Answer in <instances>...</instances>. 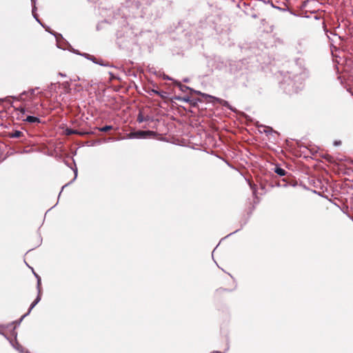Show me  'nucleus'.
<instances>
[{
	"label": "nucleus",
	"instance_id": "nucleus-22",
	"mask_svg": "<svg viewBox=\"0 0 353 353\" xmlns=\"http://www.w3.org/2000/svg\"><path fill=\"white\" fill-rule=\"evenodd\" d=\"M112 128H113V126H112V125H105V126H103V127L99 128L98 129H99V130L100 132H108V131H109V130H112Z\"/></svg>",
	"mask_w": 353,
	"mask_h": 353
},
{
	"label": "nucleus",
	"instance_id": "nucleus-34",
	"mask_svg": "<svg viewBox=\"0 0 353 353\" xmlns=\"http://www.w3.org/2000/svg\"><path fill=\"white\" fill-rule=\"evenodd\" d=\"M183 81L185 83H188L190 81V79L188 78H185L183 79Z\"/></svg>",
	"mask_w": 353,
	"mask_h": 353
},
{
	"label": "nucleus",
	"instance_id": "nucleus-14",
	"mask_svg": "<svg viewBox=\"0 0 353 353\" xmlns=\"http://www.w3.org/2000/svg\"><path fill=\"white\" fill-rule=\"evenodd\" d=\"M213 98L215 99L217 101H219L222 105L229 108L230 110H232L228 101L216 97Z\"/></svg>",
	"mask_w": 353,
	"mask_h": 353
},
{
	"label": "nucleus",
	"instance_id": "nucleus-40",
	"mask_svg": "<svg viewBox=\"0 0 353 353\" xmlns=\"http://www.w3.org/2000/svg\"><path fill=\"white\" fill-rule=\"evenodd\" d=\"M214 353H222L221 352H214Z\"/></svg>",
	"mask_w": 353,
	"mask_h": 353
},
{
	"label": "nucleus",
	"instance_id": "nucleus-7",
	"mask_svg": "<svg viewBox=\"0 0 353 353\" xmlns=\"http://www.w3.org/2000/svg\"><path fill=\"white\" fill-rule=\"evenodd\" d=\"M10 343H11L12 346L17 350L20 353H29L28 350L24 348L15 339V341L13 342L12 341H10Z\"/></svg>",
	"mask_w": 353,
	"mask_h": 353
},
{
	"label": "nucleus",
	"instance_id": "nucleus-2",
	"mask_svg": "<svg viewBox=\"0 0 353 353\" xmlns=\"http://www.w3.org/2000/svg\"><path fill=\"white\" fill-rule=\"evenodd\" d=\"M137 34L132 28L124 27L117 33V43L121 48L130 50L137 43Z\"/></svg>",
	"mask_w": 353,
	"mask_h": 353
},
{
	"label": "nucleus",
	"instance_id": "nucleus-5",
	"mask_svg": "<svg viewBox=\"0 0 353 353\" xmlns=\"http://www.w3.org/2000/svg\"><path fill=\"white\" fill-rule=\"evenodd\" d=\"M155 135V132L151 130L143 131L138 130L131 132L127 134L128 139H146L148 137Z\"/></svg>",
	"mask_w": 353,
	"mask_h": 353
},
{
	"label": "nucleus",
	"instance_id": "nucleus-9",
	"mask_svg": "<svg viewBox=\"0 0 353 353\" xmlns=\"http://www.w3.org/2000/svg\"><path fill=\"white\" fill-rule=\"evenodd\" d=\"M174 83L179 87L181 91L185 92L186 90H190V92H196L195 90L190 88L189 86L183 85L180 81H174Z\"/></svg>",
	"mask_w": 353,
	"mask_h": 353
},
{
	"label": "nucleus",
	"instance_id": "nucleus-41",
	"mask_svg": "<svg viewBox=\"0 0 353 353\" xmlns=\"http://www.w3.org/2000/svg\"><path fill=\"white\" fill-rule=\"evenodd\" d=\"M353 220V218H351Z\"/></svg>",
	"mask_w": 353,
	"mask_h": 353
},
{
	"label": "nucleus",
	"instance_id": "nucleus-12",
	"mask_svg": "<svg viewBox=\"0 0 353 353\" xmlns=\"http://www.w3.org/2000/svg\"><path fill=\"white\" fill-rule=\"evenodd\" d=\"M274 172L281 176H283L287 174V172L279 165L275 166Z\"/></svg>",
	"mask_w": 353,
	"mask_h": 353
},
{
	"label": "nucleus",
	"instance_id": "nucleus-38",
	"mask_svg": "<svg viewBox=\"0 0 353 353\" xmlns=\"http://www.w3.org/2000/svg\"><path fill=\"white\" fill-rule=\"evenodd\" d=\"M60 75H61V77H65V74H63L61 73H60Z\"/></svg>",
	"mask_w": 353,
	"mask_h": 353
},
{
	"label": "nucleus",
	"instance_id": "nucleus-27",
	"mask_svg": "<svg viewBox=\"0 0 353 353\" xmlns=\"http://www.w3.org/2000/svg\"><path fill=\"white\" fill-rule=\"evenodd\" d=\"M96 64L100 65L101 66H108V63H105L102 59L97 60Z\"/></svg>",
	"mask_w": 353,
	"mask_h": 353
},
{
	"label": "nucleus",
	"instance_id": "nucleus-23",
	"mask_svg": "<svg viewBox=\"0 0 353 353\" xmlns=\"http://www.w3.org/2000/svg\"><path fill=\"white\" fill-rule=\"evenodd\" d=\"M137 121L139 123H142L145 121V117L143 116L141 112H140L137 116Z\"/></svg>",
	"mask_w": 353,
	"mask_h": 353
},
{
	"label": "nucleus",
	"instance_id": "nucleus-35",
	"mask_svg": "<svg viewBox=\"0 0 353 353\" xmlns=\"http://www.w3.org/2000/svg\"><path fill=\"white\" fill-rule=\"evenodd\" d=\"M151 118L149 116L145 117V121H150Z\"/></svg>",
	"mask_w": 353,
	"mask_h": 353
},
{
	"label": "nucleus",
	"instance_id": "nucleus-31",
	"mask_svg": "<svg viewBox=\"0 0 353 353\" xmlns=\"http://www.w3.org/2000/svg\"><path fill=\"white\" fill-rule=\"evenodd\" d=\"M341 141H335L334 142V145H341Z\"/></svg>",
	"mask_w": 353,
	"mask_h": 353
},
{
	"label": "nucleus",
	"instance_id": "nucleus-32",
	"mask_svg": "<svg viewBox=\"0 0 353 353\" xmlns=\"http://www.w3.org/2000/svg\"><path fill=\"white\" fill-rule=\"evenodd\" d=\"M31 1V3H32V6H36V2H37V0H30Z\"/></svg>",
	"mask_w": 353,
	"mask_h": 353
},
{
	"label": "nucleus",
	"instance_id": "nucleus-3",
	"mask_svg": "<svg viewBox=\"0 0 353 353\" xmlns=\"http://www.w3.org/2000/svg\"><path fill=\"white\" fill-rule=\"evenodd\" d=\"M139 6L140 4L138 1H126V5L125 8H123L122 12L128 20L127 22L128 26L133 25V19L139 18L140 19H142L143 18L142 10H140Z\"/></svg>",
	"mask_w": 353,
	"mask_h": 353
},
{
	"label": "nucleus",
	"instance_id": "nucleus-25",
	"mask_svg": "<svg viewBox=\"0 0 353 353\" xmlns=\"http://www.w3.org/2000/svg\"><path fill=\"white\" fill-rule=\"evenodd\" d=\"M194 92L196 93L197 94H200V95L203 96L205 99H207V98H212V97L211 95L208 94H205V93H202L200 91H196V92Z\"/></svg>",
	"mask_w": 353,
	"mask_h": 353
},
{
	"label": "nucleus",
	"instance_id": "nucleus-37",
	"mask_svg": "<svg viewBox=\"0 0 353 353\" xmlns=\"http://www.w3.org/2000/svg\"><path fill=\"white\" fill-rule=\"evenodd\" d=\"M110 74L111 76V78H114V77L112 75V72H110Z\"/></svg>",
	"mask_w": 353,
	"mask_h": 353
},
{
	"label": "nucleus",
	"instance_id": "nucleus-10",
	"mask_svg": "<svg viewBox=\"0 0 353 353\" xmlns=\"http://www.w3.org/2000/svg\"><path fill=\"white\" fill-rule=\"evenodd\" d=\"M174 99L179 101H184V102L190 103L191 105H192L194 106H195L196 104V102L192 101L189 97L177 96V97H175Z\"/></svg>",
	"mask_w": 353,
	"mask_h": 353
},
{
	"label": "nucleus",
	"instance_id": "nucleus-16",
	"mask_svg": "<svg viewBox=\"0 0 353 353\" xmlns=\"http://www.w3.org/2000/svg\"><path fill=\"white\" fill-rule=\"evenodd\" d=\"M34 274L35 277L37 279V288L38 292H39V294H41V277L37 274H36L35 272H34Z\"/></svg>",
	"mask_w": 353,
	"mask_h": 353
},
{
	"label": "nucleus",
	"instance_id": "nucleus-30",
	"mask_svg": "<svg viewBox=\"0 0 353 353\" xmlns=\"http://www.w3.org/2000/svg\"><path fill=\"white\" fill-rule=\"evenodd\" d=\"M54 83H51L50 85L48 87L49 90L52 91L54 89Z\"/></svg>",
	"mask_w": 353,
	"mask_h": 353
},
{
	"label": "nucleus",
	"instance_id": "nucleus-17",
	"mask_svg": "<svg viewBox=\"0 0 353 353\" xmlns=\"http://www.w3.org/2000/svg\"><path fill=\"white\" fill-rule=\"evenodd\" d=\"M61 86L63 88L65 93H70L71 91L70 85L68 81L63 82L61 84Z\"/></svg>",
	"mask_w": 353,
	"mask_h": 353
},
{
	"label": "nucleus",
	"instance_id": "nucleus-8",
	"mask_svg": "<svg viewBox=\"0 0 353 353\" xmlns=\"http://www.w3.org/2000/svg\"><path fill=\"white\" fill-rule=\"evenodd\" d=\"M41 301V295L40 294L38 293V295L37 296V298L35 299V300L31 303L30 307H29V310L28 311V312L26 314H25L23 316H21V319H20V321H21L23 320V318H25L26 316H27L28 315H29V314L30 313L31 310L35 307V305Z\"/></svg>",
	"mask_w": 353,
	"mask_h": 353
},
{
	"label": "nucleus",
	"instance_id": "nucleus-13",
	"mask_svg": "<svg viewBox=\"0 0 353 353\" xmlns=\"http://www.w3.org/2000/svg\"><path fill=\"white\" fill-rule=\"evenodd\" d=\"M73 172H74V178L72 179V181H70L69 183H66L65 185H64L62 187L61 190V192H59V196H60V194H61V193L62 190H63L66 186H68V185H70L72 183H73V182L76 180V179H77V173H78L77 168H75L74 169H73Z\"/></svg>",
	"mask_w": 353,
	"mask_h": 353
},
{
	"label": "nucleus",
	"instance_id": "nucleus-29",
	"mask_svg": "<svg viewBox=\"0 0 353 353\" xmlns=\"http://www.w3.org/2000/svg\"><path fill=\"white\" fill-rule=\"evenodd\" d=\"M53 34L55 36L57 41H58V39H59V37L62 38V35L61 34Z\"/></svg>",
	"mask_w": 353,
	"mask_h": 353
},
{
	"label": "nucleus",
	"instance_id": "nucleus-24",
	"mask_svg": "<svg viewBox=\"0 0 353 353\" xmlns=\"http://www.w3.org/2000/svg\"><path fill=\"white\" fill-rule=\"evenodd\" d=\"M263 132L266 134H268L271 132H275L273 129L270 127H266V126H264V130H263Z\"/></svg>",
	"mask_w": 353,
	"mask_h": 353
},
{
	"label": "nucleus",
	"instance_id": "nucleus-18",
	"mask_svg": "<svg viewBox=\"0 0 353 353\" xmlns=\"http://www.w3.org/2000/svg\"><path fill=\"white\" fill-rule=\"evenodd\" d=\"M81 57H83L85 59L92 61L94 63H97V59L94 56L90 55L88 53H83V54H81Z\"/></svg>",
	"mask_w": 353,
	"mask_h": 353
},
{
	"label": "nucleus",
	"instance_id": "nucleus-33",
	"mask_svg": "<svg viewBox=\"0 0 353 353\" xmlns=\"http://www.w3.org/2000/svg\"><path fill=\"white\" fill-rule=\"evenodd\" d=\"M164 79H168V80H170V81H174L172 78H170V77H168V76H165V77H164Z\"/></svg>",
	"mask_w": 353,
	"mask_h": 353
},
{
	"label": "nucleus",
	"instance_id": "nucleus-39",
	"mask_svg": "<svg viewBox=\"0 0 353 353\" xmlns=\"http://www.w3.org/2000/svg\"><path fill=\"white\" fill-rule=\"evenodd\" d=\"M282 186H283V187H286V186H287V184H286V183H285V184H284V185H283Z\"/></svg>",
	"mask_w": 353,
	"mask_h": 353
},
{
	"label": "nucleus",
	"instance_id": "nucleus-21",
	"mask_svg": "<svg viewBox=\"0 0 353 353\" xmlns=\"http://www.w3.org/2000/svg\"><path fill=\"white\" fill-rule=\"evenodd\" d=\"M66 135H72L76 134H80L77 130L71 128H67L65 131Z\"/></svg>",
	"mask_w": 353,
	"mask_h": 353
},
{
	"label": "nucleus",
	"instance_id": "nucleus-11",
	"mask_svg": "<svg viewBox=\"0 0 353 353\" xmlns=\"http://www.w3.org/2000/svg\"><path fill=\"white\" fill-rule=\"evenodd\" d=\"M23 121L30 123H41V119L39 118L30 115L26 117V119H23Z\"/></svg>",
	"mask_w": 353,
	"mask_h": 353
},
{
	"label": "nucleus",
	"instance_id": "nucleus-20",
	"mask_svg": "<svg viewBox=\"0 0 353 353\" xmlns=\"http://www.w3.org/2000/svg\"><path fill=\"white\" fill-rule=\"evenodd\" d=\"M14 97H15V96H9V97H5V98H3V99H0V102L5 101V102H7V103H10V104L12 105V102L11 101V100H10V99H13L16 100V99L14 98Z\"/></svg>",
	"mask_w": 353,
	"mask_h": 353
},
{
	"label": "nucleus",
	"instance_id": "nucleus-19",
	"mask_svg": "<svg viewBox=\"0 0 353 353\" xmlns=\"http://www.w3.org/2000/svg\"><path fill=\"white\" fill-rule=\"evenodd\" d=\"M23 134V132L19 131V130H15L11 134H10V137L11 138H19L22 136Z\"/></svg>",
	"mask_w": 353,
	"mask_h": 353
},
{
	"label": "nucleus",
	"instance_id": "nucleus-28",
	"mask_svg": "<svg viewBox=\"0 0 353 353\" xmlns=\"http://www.w3.org/2000/svg\"><path fill=\"white\" fill-rule=\"evenodd\" d=\"M69 50H70V51H72V52H74V54H79V55H80V56H81V54H83V53H81L79 50H75V49L72 48L71 47V46H70V49H69Z\"/></svg>",
	"mask_w": 353,
	"mask_h": 353
},
{
	"label": "nucleus",
	"instance_id": "nucleus-1",
	"mask_svg": "<svg viewBox=\"0 0 353 353\" xmlns=\"http://www.w3.org/2000/svg\"><path fill=\"white\" fill-rule=\"evenodd\" d=\"M309 77V71L305 68L304 60L295 59L294 67L289 76L281 83V87L286 93L290 94L297 93L304 87V82Z\"/></svg>",
	"mask_w": 353,
	"mask_h": 353
},
{
	"label": "nucleus",
	"instance_id": "nucleus-26",
	"mask_svg": "<svg viewBox=\"0 0 353 353\" xmlns=\"http://www.w3.org/2000/svg\"><path fill=\"white\" fill-rule=\"evenodd\" d=\"M152 92L155 93L156 94H158L159 96H161L162 98H165V95L166 93L165 92H160L159 91L157 90H152Z\"/></svg>",
	"mask_w": 353,
	"mask_h": 353
},
{
	"label": "nucleus",
	"instance_id": "nucleus-36",
	"mask_svg": "<svg viewBox=\"0 0 353 353\" xmlns=\"http://www.w3.org/2000/svg\"><path fill=\"white\" fill-rule=\"evenodd\" d=\"M268 3H270V4L272 5V6H273V7H274L273 3H272V1L268 0Z\"/></svg>",
	"mask_w": 353,
	"mask_h": 353
},
{
	"label": "nucleus",
	"instance_id": "nucleus-6",
	"mask_svg": "<svg viewBox=\"0 0 353 353\" xmlns=\"http://www.w3.org/2000/svg\"><path fill=\"white\" fill-rule=\"evenodd\" d=\"M25 103H26V104L24 106H20V107L17 108H16V110L20 112L22 115H24L26 112H30V113H34L32 108H37L38 103H32V105H30V104L28 103L27 102H25Z\"/></svg>",
	"mask_w": 353,
	"mask_h": 353
},
{
	"label": "nucleus",
	"instance_id": "nucleus-15",
	"mask_svg": "<svg viewBox=\"0 0 353 353\" xmlns=\"http://www.w3.org/2000/svg\"><path fill=\"white\" fill-rule=\"evenodd\" d=\"M36 11H37V7L36 6H32V16L33 17L36 19V21L40 23L43 27H44V26L42 24V23L41 22V21L39 20V19L38 18V15L36 13Z\"/></svg>",
	"mask_w": 353,
	"mask_h": 353
},
{
	"label": "nucleus",
	"instance_id": "nucleus-4",
	"mask_svg": "<svg viewBox=\"0 0 353 353\" xmlns=\"http://www.w3.org/2000/svg\"><path fill=\"white\" fill-rule=\"evenodd\" d=\"M38 88H31L27 91L22 92L19 96L14 97V98L16 101H21V102H29L31 103L32 105L34 101V97L35 95V91Z\"/></svg>",
	"mask_w": 353,
	"mask_h": 353
}]
</instances>
